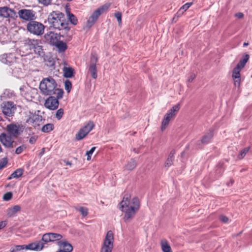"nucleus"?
Returning a JSON list of instances; mask_svg holds the SVG:
<instances>
[{"mask_svg":"<svg viewBox=\"0 0 252 252\" xmlns=\"http://www.w3.org/2000/svg\"><path fill=\"white\" fill-rule=\"evenodd\" d=\"M1 108L3 114L7 119L13 116L17 109L16 105L12 101L3 102Z\"/></svg>","mask_w":252,"mask_h":252,"instance_id":"nucleus-9","label":"nucleus"},{"mask_svg":"<svg viewBox=\"0 0 252 252\" xmlns=\"http://www.w3.org/2000/svg\"><path fill=\"white\" fill-rule=\"evenodd\" d=\"M195 76L194 75L193 76L191 77V79H194V78H195Z\"/></svg>","mask_w":252,"mask_h":252,"instance_id":"nucleus-59","label":"nucleus"},{"mask_svg":"<svg viewBox=\"0 0 252 252\" xmlns=\"http://www.w3.org/2000/svg\"><path fill=\"white\" fill-rule=\"evenodd\" d=\"M69 21L74 25L77 24V19L76 17L72 13L68 12L67 14Z\"/></svg>","mask_w":252,"mask_h":252,"instance_id":"nucleus-37","label":"nucleus"},{"mask_svg":"<svg viewBox=\"0 0 252 252\" xmlns=\"http://www.w3.org/2000/svg\"><path fill=\"white\" fill-rule=\"evenodd\" d=\"M161 250L163 252H172L168 242L166 240H162L160 243Z\"/></svg>","mask_w":252,"mask_h":252,"instance_id":"nucleus-24","label":"nucleus"},{"mask_svg":"<svg viewBox=\"0 0 252 252\" xmlns=\"http://www.w3.org/2000/svg\"><path fill=\"white\" fill-rule=\"evenodd\" d=\"M64 86L65 89L67 91L68 93H69L72 88V84L69 81V80H66L64 82Z\"/></svg>","mask_w":252,"mask_h":252,"instance_id":"nucleus-40","label":"nucleus"},{"mask_svg":"<svg viewBox=\"0 0 252 252\" xmlns=\"http://www.w3.org/2000/svg\"><path fill=\"white\" fill-rule=\"evenodd\" d=\"M76 210L80 212L83 217H86L88 215V209L86 207H79L78 208H76Z\"/></svg>","mask_w":252,"mask_h":252,"instance_id":"nucleus-38","label":"nucleus"},{"mask_svg":"<svg viewBox=\"0 0 252 252\" xmlns=\"http://www.w3.org/2000/svg\"><path fill=\"white\" fill-rule=\"evenodd\" d=\"M63 76L65 78L73 77L74 70L71 67H64L63 68Z\"/></svg>","mask_w":252,"mask_h":252,"instance_id":"nucleus-25","label":"nucleus"},{"mask_svg":"<svg viewBox=\"0 0 252 252\" xmlns=\"http://www.w3.org/2000/svg\"><path fill=\"white\" fill-rule=\"evenodd\" d=\"M235 16L239 19H242L244 15V14L242 12H238L235 14Z\"/></svg>","mask_w":252,"mask_h":252,"instance_id":"nucleus-51","label":"nucleus"},{"mask_svg":"<svg viewBox=\"0 0 252 252\" xmlns=\"http://www.w3.org/2000/svg\"><path fill=\"white\" fill-rule=\"evenodd\" d=\"M23 174V170L21 168H18L10 175L8 180H10L12 178H18L21 177Z\"/></svg>","mask_w":252,"mask_h":252,"instance_id":"nucleus-29","label":"nucleus"},{"mask_svg":"<svg viewBox=\"0 0 252 252\" xmlns=\"http://www.w3.org/2000/svg\"><path fill=\"white\" fill-rule=\"evenodd\" d=\"M62 235L55 233H48L43 235L41 241L44 244L50 242L60 241L62 239Z\"/></svg>","mask_w":252,"mask_h":252,"instance_id":"nucleus-14","label":"nucleus"},{"mask_svg":"<svg viewBox=\"0 0 252 252\" xmlns=\"http://www.w3.org/2000/svg\"><path fill=\"white\" fill-rule=\"evenodd\" d=\"M59 98H55L54 96L49 97L46 100L44 103V106L46 108L54 110L58 108L59 106L58 99Z\"/></svg>","mask_w":252,"mask_h":252,"instance_id":"nucleus-15","label":"nucleus"},{"mask_svg":"<svg viewBox=\"0 0 252 252\" xmlns=\"http://www.w3.org/2000/svg\"><path fill=\"white\" fill-rule=\"evenodd\" d=\"M114 235L112 231H108L103 241L100 252H112L113 248Z\"/></svg>","mask_w":252,"mask_h":252,"instance_id":"nucleus-8","label":"nucleus"},{"mask_svg":"<svg viewBox=\"0 0 252 252\" xmlns=\"http://www.w3.org/2000/svg\"><path fill=\"white\" fill-rule=\"evenodd\" d=\"M140 201L138 197L131 198L130 195L126 194L120 203V209L124 213L125 222L130 221L140 208Z\"/></svg>","mask_w":252,"mask_h":252,"instance_id":"nucleus-1","label":"nucleus"},{"mask_svg":"<svg viewBox=\"0 0 252 252\" xmlns=\"http://www.w3.org/2000/svg\"><path fill=\"white\" fill-rule=\"evenodd\" d=\"M47 21L50 27L59 30L68 28L64 14L60 11H53L48 16Z\"/></svg>","mask_w":252,"mask_h":252,"instance_id":"nucleus-3","label":"nucleus"},{"mask_svg":"<svg viewBox=\"0 0 252 252\" xmlns=\"http://www.w3.org/2000/svg\"><path fill=\"white\" fill-rule=\"evenodd\" d=\"M58 245L63 252H71L73 250L72 246L65 241H59Z\"/></svg>","mask_w":252,"mask_h":252,"instance_id":"nucleus-20","label":"nucleus"},{"mask_svg":"<svg viewBox=\"0 0 252 252\" xmlns=\"http://www.w3.org/2000/svg\"><path fill=\"white\" fill-rule=\"evenodd\" d=\"M192 4V2H188L181 7L178 11L173 18V21H175L176 22L178 18L181 16L183 14L184 12L190 7Z\"/></svg>","mask_w":252,"mask_h":252,"instance_id":"nucleus-19","label":"nucleus"},{"mask_svg":"<svg viewBox=\"0 0 252 252\" xmlns=\"http://www.w3.org/2000/svg\"><path fill=\"white\" fill-rule=\"evenodd\" d=\"M44 152H45V149L44 148H42V151H41V152L40 153V156H42L44 154Z\"/></svg>","mask_w":252,"mask_h":252,"instance_id":"nucleus-54","label":"nucleus"},{"mask_svg":"<svg viewBox=\"0 0 252 252\" xmlns=\"http://www.w3.org/2000/svg\"><path fill=\"white\" fill-rule=\"evenodd\" d=\"M44 37L46 42L53 45H54L60 39V35L53 32H47Z\"/></svg>","mask_w":252,"mask_h":252,"instance_id":"nucleus-17","label":"nucleus"},{"mask_svg":"<svg viewBox=\"0 0 252 252\" xmlns=\"http://www.w3.org/2000/svg\"><path fill=\"white\" fill-rule=\"evenodd\" d=\"M54 45L58 48L59 52H63L67 49L66 43L62 41L59 40Z\"/></svg>","mask_w":252,"mask_h":252,"instance_id":"nucleus-27","label":"nucleus"},{"mask_svg":"<svg viewBox=\"0 0 252 252\" xmlns=\"http://www.w3.org/2000/svg\"><path fill=\"white\" fill-rule=\"evenodd\" d=\"M94 125L92 121H89L83 127L80 128L75 135V139L79 141L85 137L93 129Z\"/></svg>","mask_w":252,"mask_h":252,"instance_id":"nucleus-10","label":"nucleus"},{"mask_svg":"<svg viewBox=\"0 0 252 252\" xmlns=\"http://www.w3.org/2000/svg\"><path fill=\"white\" fill-rule=\"evenodd\" d=\"M7 225V221L6 220L1 221L0 222V230L5 227Z\"/></svg>","mask_w":252,"mask_h":252,"instance_id":"nucleus-50","label":"nucleus"},{"mask_svg":"<svg viewBox=\"0 0 252 252\" xmlns=\"http://www.w3.org/2000/svg\"><path fill=\"white\" fill-rule=\"evenodd\" d=\"M249 59V55L248 54L245 55L243 56V58L240 60L237 66H238V67L241 69L243 68L245 66L246 63L248 61Z\"/></svg>","mask_w":252,"mask_h":252,"instance_id":"nucleus-30","label":"nucleus"},{"mask_svg":"<svg viewBox=\"0 0 252 252\" xmlns=\"http://www.w3.org/2000/svg\"><path fill=\"white\" fill-rule=\"evenodd\" d=\"M94 61H96V59H95L94 57Z\"/></svg>","mask_w":252,"mask_h":252,"instance_id":"nucleus-60","label":"nucleus"},{"mask_svg":"<svg viewBox=\"0 0 252 252\" xmlns=\"http://www.w3.org/2000/svg\"><path fill=\"white\" fill-rule=\"evenodd\" d=\"M25 44L29 47L30 50L33 49L34 51L37 46L41 44V42L37 39L28 38L26 40Z\"/></svg>","mask_w":252,"mask_h":252,"instance_id":"nucleus-21","label":"nucleus"},{"mask_svg":"<svg viewBox=\"0 0 252 252\" xmlns=\"http://www.w3.org/2000/svg\"><path fill=\"white\" fill-rule=\"evenodd\" d=\"M44 248V244L41 241H35L27 245H17L11 250V252H24V250L40 251Z\"/></svg>","mask_w":252,"mask_h":252,"instance_id":"nucleus-4","label":"nucleus"},{"mask_svg":"<svg viewBox=\"0 0 252 252\" xmlns=\"http://www.w3.org/2000/svg\"><path fill=\"white\" fill-rule=\"evenodd\" d=\"M27 31L35 35H41L44 32L45 26L41 23L32 21L29 22L26 26Z\"/></svg>","mask_w":252,"mask_h":252,"instance_id":"nucleus-5","label":"nucleus"},{"mask_svg":"<svg viewBox=\"0 0 252 252\" xmlns=\"http://www.w3.org/2000/svg\"><path fill=\"white\" fill-rule=\"evenodd\" d=\"M42 117L41 116L31 114L26 122L32 125L34 127L40 126L42 124Z\"/></svg>","mask_w":252,"mask_h":252,"instance_id":"nucleus-16","label":"nucleus"},{"mask_svg":"<svg viewBox=\"0 0 252 252\" xmlns=\"http://www.w3.org/2000/svg\"><path fill=\"white\" fill-rule=\"evenodd\" d=\"M21 207L19 205H15L9 208L6 210L7 216L8 217H13L18 212L20 211Z\"/></svg>","mask_w":252,"mask_h":252,"instance_id":"nucleus-23","label":"nucleus"},{"mask_svg":"<svg viewBox=\"0 0 252 252\" xmlns=\"http://www.w3.org/2000/svg\"><path fill=\"white\" fill-rule=\"evenodd\" d=\"M25 126L19 123H12L6 126L8 134L14 138L18 137L23 132Z\"/></svg>","mask_w":252,"mask_h":252,"instance_id":"nucleus-6","label":"nucleus"},{"mask_svg":"<svg viewBox=\"0 0 252 252\" xmlns=\"http://www.w3.org/2000/svg\"><path fill=\"white\" fill-rule=\"evenodd\" d=\"M213 136V131L212 130H210L209 132H208L206 135H205L202 140L201 142L203 144H207L208 143L211 139L212 138Z\"/></svg>","mask_w":252,"mask_h":252,"instance_id":"nucleus-28","label":"nucleus"},{"mask_svg":"<svg viewBox=\"0 0 252 252\" xmlns=\"http://www.w3.org/2000/svg\"><path fill=\"white\" fill-rule=\"evenodd\" d=\"M7 162L8 160L6 157L2 158V160L0 162V169L4 167L7 164Z\"/></svg>","mask_w":252,"mask_h":252,"instance_id":"nucleus-45","label":"nucleus"},{"mask_svg":"<svg viewBox=\"0 0 252 252\" xmlns=\"http://www.w3.org/2000/svg\"><path fill=\"white\" fill-rule=\"evenodd\" d=\"M12 136L9 134L1 133L0 134V142L5 148H13L17 145V142L14 140Z\"/></svg>","mask_w":252,"mask_h":252,"instance_id":"nucleus-12","label":"nucleus"},{"mask_svg":"<svg viewBox=\"0 0 252 252\" xmlns=\"http://www.w3.org/2000/svg\"><path fill=\"white\" fill-rule=\"evenodd\" d=\"M44 62L45 63V64L49 67H52V66H54L55 64L54 59L51 57L46 56L44 58Z\"/></svg>","mask_w":252,"mask_h":252,"instance_id":"nucleus-32","label":"nucleus"},{"mask_svg":"<svg viewBox=\"0 0 252 252\" xmlns=\"http://www.w3.org/2000/svg\"><path fill=\"white\" fill-rule=\"evenodd\" d=\"M41 92L45 95L55 94L57 98H62L63 91L58 88L55 80H42L39 84Z\"/></svg>","mask_w":252,"mask_h":252,"instance_id":"nucleus-2","label":"nucleus"},{"mask_svg":"<svg viewBox=\"0 0 252 252\" xmlns=\"http://www.w3.org/2000/svg\"><path fill=\"white\" fill-rule=\"evenodd\" d=\"M26 149V146L25 145H22L21 146L17 147L15 150V154L17 155H19L21 154Z\"/></svg>","mask_w":252,"mask_h":252,"instance_id":"nucleus-42","label":"nucleus"},{"mask_svg":"<svg viewBox=\"0 0 252 252\" xmlns=\"http://www.w3.org/2000/svg\"><path fill=\"white\" fill-rule=\"evenodd\" d=\"M34 52L39 57H43L44 55V52L41 44H39V46L36 47V48L34 50Z\"/></svg>","mask_w":252,"mask_h":252,"instance_id":"nucleus-34","label":"nucleus"},{"mask_svg":"<svg viewBox=\"0 0 252 252\" xmlns=\"http://www.w3.org/2000/svg\"><path fill=\"white\" fill-rule=\"evenodd\" d=\"M115 17L117 19V21L119 24L122 22V14L120 12H117L115 14Z\"/></svg>","mask_w":252,"mask_h":252,"instance_id":"nucleus-47","label":"nucleus"},{"mask_svg":"<svg viewBox=\"0 0 252 252\" xmlns=\"http://www.w3.org/2000/svg\"><path fill=\"white\" fill-rule=\"evenodd\" d=\"M109 6V4H105L95 10L88 18L86 23V27L88 29H90L92 27L100 15L105 10H107Z\"/></svg>","mask_w":252,"mask_h":252,"instance_id":"nucleus-7","label":"nucleus"},{"mask_svg":"<svg viewBox=\"0 0 252 252\" xmlns=\"http://www.w3.org/2000/svg\"><path fill=\"white\" fill-rule=\"evenodd\" d=\"M56 252H63V251L60 248V250Z\"/></svg>","mask_w":252,"mask_h":252,"instance_id":"nucleus-58","label":"nucleus"},{"mask_svg":"<svg viewBox=\"0 0 252 252\" xmlns=\"http://www.w3.org/2000/svg\"><path fill=\"white\" fill-rule=\"evenodd\" d=\"M169 124V122L163 118L161 122V130L162 131H164L166 128Z\"/></svg>","mask_w":252,"mask_h":252,"instance_id":"nucleus-41","label":"nucleus"},{"mask_svg":"<svg viewBox=\"0 0 252 252\" xmlns=\"http://www.w3.org/2000/svg\"><path fill=\"white\" fill-rule=\"evenodd\" d=\"M95 149V147H92L90 150L88 151H87L86 152V155H91L93 154V153H94V151Z\"/></svg>","mask_w":252,"mask_h":252,"instance_id":"nucleus-52","label":"nucleus"},{"mask_svg":"<svg viewBox=\"0 0 252 252\" xmlns=\"http://www.w3.org/2000/svg\"><path fill=\"white\" fill-rule=\"evenodd\" d=\"M17 58L13 56V54H9L8 55L7 54H3L0 57V61L2 63L10 64L11 63L14 62V60L15 61Z\"/></svg>","mask_w":252,"mask_h":252,"instance_id":"nucleus-22","label":"nucleus"},{"mask_svg":"<svg viewBox=\"0 0 252 252\" xmlns=\"http://www.w3.org/2000/svg\"><path fill=\"white\" fill-rule=\"evenodd\" d=\"M54 128V125L52 124H47L44 125L41 129L44 132H49L52 131Z\"/></svg>","mask_w":252,"mask_h":252,"instance_id":"nucleus-36","label":"nucleus"},{"mask_svg":"<svg viewBox=\"0 0 252 252\" xmlns=\"http://www.w3.org/2000/svg\"><path fill=\"white\" fill-rule=\"evenodd\" d=\"M175 154V151L174 150H172L170 152V153L168 156V158L165 162V167H168L172 164L173 161L174 160V157Z\"/></svg>","mask_w":252,"mask_h":252,"instance_id":"nucleus-26","label":"nucleus"},{"mask_svg":"<svg viewBox=\"0 0 252 252\" xmlns=\"http://www.w3.org/2000/svg\"><path fill=\"white\" fill-rule=\"evenodd\" d=\"M38 0V2L44 5V6H47L48 5H49L51 3V1H52V0Z\"/></svg>","mask_w":252,"mask_h":252,"instance_id":"nucleus-46","label":"nucleus"},{"mask_svg":"<svg viewBox=\"0 0 252 252\" xmlns=\"http://www.w3.org/2000/svg\"><path fill=\"white\" fill-rule=\"evenodd\" d=\"M0 17L3 18L15 19L17 17L16 11L7 6L0 7Z\"/></svg>","mask_w":252,"mask_h":252,"instance_id":"nucleus-13","label":"nucleus"},{"mask_svg":"<svg viewBox=\"0 0 252 252\" xmlns=\"http://www.w3.org/2000/svg\"><path fill=\"white\" fill-rule=\"evenodd\" d=\"M65 163H66V165H69V166H71L72 165L71 163L69 161H65Z\"/></svg>","mask_w":252,"mask_h":252,"instance_id":"nucleus-55","label":"nucleus"},{"mask_svg":"<svg viewBox=\"0 0 252 252\" xmlns=\"http://www.w3.org/2000/svg\"><path fill=\"white\" fill-rule=\"evenodd\" d=\"M86 155L87 156V160H90L91 158V155Z\"/></svg>","mask_w":252,"mask_h":252,"instance_id":"nucleus-56","label":"nucleus"},{"mask_svg":"<svg viewBox=\"0 0 252 252\" xmlns=\"http://www.w3.org/2000/svg\"><path fill=\"white\" fill-rule=\"evenodd\" d=\"M241 69L238 67V66H236L233 70V73H232V77L233 79H239L240 78V70Z\"/></svg>","mask_w":252,"mask_h":252,"instance_id":"nucleus-35","label":"nucleus"},{"mask_svg":"<svg viewBox=\"0 0 252 252\" xmlns=\"http://www.w3.org/2000/svg\"><path fill=\"white\" fill-rule=\"evenodd\" d=\"M248 44H249L248 43L245 42L244 43L243 45H244V46H246L248 45Z\"/></svg>","mask_w":252,"mask_h":252,"instance_id":"nucleus-57","label":"nucleus"},{"mask_svg":"<svg viewBox=\"0 0 252 252\" xmlns=\"http://www.w3.org/2000/svg\"><path fill=\"white\" fill-rule=\"evenodd\" d=\"M180 109V103L175 105L166 113L163 118L170 122V120L176 116Z\"/></svg>","mask_w":252,"mask_h":252,"instance_id":"nucleus-18","label":"nucleus"},{"mask_svg":"<svg viewBox=\"0 0 252 252\" xmlns=\"http://www.w3.org/2000/svg\"><path fill=\"white\" fill-rule=\"evenodd\" d=\"M35 14V12L32 9H22L18 12V15L20 19L29 22L36 18Z\"/></svg>","mask_w":252,"mask_h":252,"instance_id":"nucleus-11","label":"nucleus"},{"mask_svg":"<svg viewBox=\"0 0 252 252\" xmlns=\"http://www.w3.org/2000/svg\"><path fill=\"white\" fill-rule=\"evenodd\" d=\"M241 80H235L234 84L235 87L239 85Z\"/></svg>","mask_w":252,"mask_h":252,"instance_id":"nucleus-53","label":"nucleus"},{"mask_svg":"<svg viewBox=\"0 0 252 252\" xmlns=\"http://www.w3.org/2000/svg\"><path fill=\"white\" fill-rule=\"evenodd\" d=\"M37 136H32L29 139L30 143H31L32 144L35 143V142H36V141L37 140Z\"/></svg>","mask_w":252,"mask_h":252,"instance_id":"nucleus-49","label":"nucleus"},{"mask_svg":"<svg viewBox=\"0 0 252 252\" xmlns=\"http://www.w3.org/2000/svg\"><path fill=\"white\" fill-rule=\"evenodd\" d=\"M232 183H233V181H231V184H232Z\"/></svg>","mask_w":252,"mask_h":252,"instance_id":"nucleus-61","label":"nucleus"},{"mask_svg":"<svg viewBox=\"0 0 252 252\" xmlns=\"http://www.w3.org/2000/svg\"><path fill=\"white\" fill-rule=\"evenodd\" d=\"M249 149H250V147H247V148H245L244 149H243L241 151L240 154L238 156V158L239 159H242L243 158H244V157L247 154V153L249 151Z\"/></svg>","mask_w":252,"mask_h":252,"instance_id":"nucleus-39","label":"nucleus"},{"mask_svg":"<svg viewBox=\"0 0 252 252\" xmlns=\"http://www.w3.org/2000/svg\"><path fill=\"white\" fill-rule=\"evenodd\" d=\"M220 220L223 222L227 223L228 221V218L225 216L221 215L220 217Z\"/></svg>","mask_w":252,"mask_h":252,"instance_id":"nucleus-48","label":"nucleus"},{"mask_svg":"<svg viewBox=\"0 0 252 252\" xmlns=\"http://www.w3.org/2000/svg\"><path fill=\"white\" fill-rule=\"evenodd\" d=\"M12 193L11 192H8L5 193L3 196V199L5 201H8L11 199Z\"/></svg>","mask_w":252,"mask_h":252,"instance_id":"nucleus-44","label":"nucleus"},{"mask_svg":"<svg viewBox=\"0 0 252 252\" xmlns=\"http://www.w3.org/2000/svg\"><path fill=\"white\" fill-rule=\"evenodd\" d=\"M63 115V110L62 108H60L59 110H57L56 114V117L58 120H60Z\"/></svg>","mask_w":252,"mask_h":252,"instance_id":"nucleus-43","label":"nucleus"},{"mask_svg":"<svg viewBox=\"0 0 252 252\" xmlns=\"http://www.w3.org/2000/svg\"><path fill=\"white\" fill-rule=\"evenodd\" d=\"M89 72L91 74V77L92 78L94 79L96 78V70L95 65L94 63H92L90 65L89 67Z\"/></svg>","mask_w":252,"mask_h":252,"instance_id":"nucleus-31","label":"nucleus"},{"mask_svg":"<svg viewBox=\"0 0 252 252\" xmlns=\"http://www.w3.org/2000/svg\"><path fill=\"white\" fill-rule=\"evenodd\" d=\"M136 166V162L135 160L131 159L126 165V169L128 170H133Z\"/></svg>","mask_w":252,"mask_h":252,"instance_id":"nucleus-33","label":"nucleus"}]
</instances>
